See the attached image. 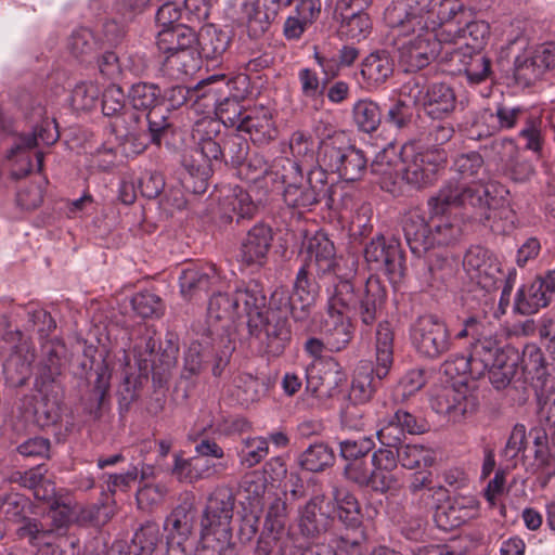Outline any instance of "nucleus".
<instances>
[{"label":"nucleus","instance_id":"f257e3e1","mask_svg":"<svg viewBox=\"0 0 555 555\" xmlns=\"http://www.w3.org/2000/svg\"><path fill=\"white\" fill-rule=\"evenodd\" d=\"M267 178L281 181L284 185L283 201L294 209H310L323 199L333 201V184L322 167L311 168L305 178L300 165L289 158H283L273 166Z\"/></svg>","mask_w":555,"mask_h":555},{"label":"nucleus","instance_id":"f03ea898","mask_svg":"<svg viewBox=\"0 0 555 555\" xmlns=\"http://www.w3.org/2000/svg\"><path fill=\"white\" fill-rule=\"evenodd\" d=\"M354 274H345L333 284L328 298L330 310L353 313L364 325L374 324L382 315L387 299V289L380 280L371 275L364 284L357 285Z\"/></svg>","mask_w":555,"mask_h":555},{"label":"nucleus","instance_id":"7ed1b4c3","mask_svg":"<svg viewBox=\"0 0 555 555\" xmlns=\"http://www.w3.org/2000/svg\"><path fill=\"white\" fill-rule=\"evenodd\" d=\"M508 193L503 185L449 179L431 196V203L436 211L441 207L457 208L467 218L481 221L490 219V210L499 204L496 196L503 199Z\"/></svg>","mask_w":555,"mask_h":555},{"label":"nucleus","instance_id":"20e7f679","mask_svg":"<svg viewBox=\"0 0 555 555\" xmlns=\"http://www.w3.org/2000/svg\"><path fill=\"white\" fill-rule=\"evenodd\" d=\"M235 496L228 488L209 495L201 519L202 555H237L231 528Z\"/></svg>","mask_w":555,"mask_h":555},{"label":"nucleus","instance_id":"39448f33","mask_svg":"<svg viewBox=\"0 0 555 555\" xmlns=\"http://www.w3.org/2000/svg\"><path fill=\"white\" fill-rule=\"evenodd\" d=\"M294 294L280 287L272 292L267 300L263 311V336L261 338L260 356L270 358L280 357L291 343L292 332L288 315L296 322H302L308 318H298L299 306L295 302Z\"/></svg>","mask_w":555,"mask_h":555},{"label":"nucleus","instance_id":"423d86ee","mask_svg":"<svg viewBox=\"0 0 555 555\" xmlns=\"http://www.w3.org/2000/svg\"><path fill=\"white\" fill-rule=\"evenodd\" d=\"M315 133L320 139L319 145V165L325 171L336 173L346 182L361 180L367 170V158L364 152L346 140L344 132L324 128H315Z\"/></svg>","mask_w":555,"mask_h":555},{"label":"nucleus","instance_id":"0eeeda50","mask_svg":"<svg viewBox=\"0 0 555 555\" xmlns=\"http://www.w3.org/2000/svg\"><path fill=\"white\" fill-rule=\"evenodd\" d=\"M193 139L203 158L216 165H230L234 168L243 165L249 152L248 141L238 133L221 131L218 120L205 117L193 127Z\"/></svg>","mask_w":555,"mask_h":555},{"label":"nucleus","instance_id":"6e6552de","mask_svg":"<svg viewBox=\"0 0 555 555\" xmlns=\"http://www.w3.org/2000/svg\"><path fill=\"white\" fill-rule=\"evenodd\" d=\"M393 331L388 322H380L375 334L376 365L360 366L353 376L349 399L356 403L370 401L393 363Z\"/></svg>","mask_w":555,"mask_h":555},{"label":"nucleus","instance_id":"1a4fd4ad","mask_svg":"<svg viewBox=\"0 0 555 555\" xmlns=\"http://www.w3.org/2000/svg\"><path fill=\"white\" fill-rule=\"evenodd\" d=\"M146 331L133 346V358L140 376L147 378L152 374L155 386L163 387L170 378L171 370L177 364L179 346L173 335H168L163 345Z\"/></svg>","mask_w":555,"mask_h":555},{"label":"nucleus","instance_id":"9d476101","mask_svg":"<svg viewBox=\"0 0 555 555\" xmlns=\"http://www.w3.org/2000/svg\"><path fill=\"white\" fill-rule=\"evenodd\" d=\"M433 1L408 0L406 3H393L385 10L384 18L398 36H415L420 42L424 36H433L435 39L436 24L430 11Z\"/></svg>","mask_w":555,"mask_h":555},{"label":"nucleus","instance_id":"9b49d317","mask_svg":"<svg viewBox=\"0 0 555 555\" xmlns=\"http://www.w3.org/2000/svg\"><path fill=\"white\" fill-rule=\"evenodd\" d=\"M404 164L403 180L415 189L433 185L448 163L447 150H423L416 143H406L401 151Z\"/></svg>","mask_w":555,"mask_h":555},{"label":"nucleus","instance_id":"f8f14e48","mask_svg":"<svg viewBox=\"0 0 555 555\" xmlns=\"http://www.w3.org/2000/svg\"><path fill=\"white\" fill-rule=\"evenodd\" d=\"M159 95L160 89L158 86L146 82L132 85L129 92L133 109L149 111L145 117L149 124L150 142L157 147L173 133V125L169 119L168 109L156 104Z\"/></svg>","mask_w":555,"mask_h":555},{"label":"nucleus","instance_id":"ddd939ff","mask_svg":"<svg viewBox=\"0 0 555 555\" xmlns=\"http://www.w3.org/2000/svg\"><path fill=\"white\" fill-rule=\"evenodd\" d=\"M238 319L247 318L248 339L250 349L260 356L263 336V311L267 296L263 286L255 280L240 283L234 287Z\"/></svg>","mask_w":555,"mask_h":555},{"label":"nucleus","instance_id":"4468645a","mask_svg":"<svg viewBox=\"0 0 555 555\" xmlns=\"http://www.w3.org/2000/svg\"><path fill=\"white\" fill-rule=\"evenodd\" d=\"M410 337L417 354L428 360L439 359L452 346L447 324L435 314L418 317L411 326Z\"/></svg>","mask_w":555,"mask_h":555},{"label":"nucleus","instance_id":"2eb2a0df","mask_svg":"<svg viewBox=\"0 0 555 555\" xmlns=\"http://www.w3.org/2000/svg\"><path fill=\"white\" fill-rule=\"evenodd\" d=\"M363 253L371 270L383 272L391 282H398L404 276V256L396 238L377 234L365 244Z\"/></svg>","mask_w":555,"mask_h":555},{"label":"nucleus","instance_id":"dca6fc26","mask_svg":"<svg viewBox=\"0 0 555 555\" xmlns=\"http://www.w3.org/2000/svg\"><path fill=\"white\" fill-rule=\"evenodd\" d=\"M302 250L304 264L314 268L319 280L332 278L334 283L345 275L340 273L334 243L324 231L307 235L302 242Z\"/></svg>","mask_w":555,"mask_h":555},{"label":"nucleus","instance_id":"f3484780","mask_svg":"<svg viewBox=\"0 0 555 555\" xmlns=\"http://www.w3.org/2000/svg\"><path fill=\"white\" fill-rule=\"evenodd\" d=\"M98 353L99 351L94 346H86L82 360L79 363L83 373L87 374L89 371L94 370L96 374L93 388L85 405V410L94 418L101 417L102 410L108 401L111 388V371L102 354H99V359L96 358Z\"/></svg>","mask_w":555,"mask_h":555},{"label":"nucleus","instance_id":"a211bd4d","mask_svg":"<svg viewBox=\"0 0 555 555\" xmlns=\"http://www.w3.org/2000/svg\"><path fill=\"white\" fill-rule=\"evenodd\" d=\"M73 521V507L63 500H53L49 505L48 518L30 522L33 547L49 546L54 540L66 534Z\"/></svg>","mask_w":555,"mask_h":555},{"label":"nucleus","instance_id":"6ab92c4d","mask_svg":"<svg viewBox=\"0 0 555 555\" xmlns=\"http://www.w3.org/2000/svg\"><path fill=\"white\" fill-rule=\"evenodd\" d=\"M430 11L436 24L435 40L439 43L456 42L462 23L470 17V12L460 0H434Z\"/></svg>","mask_w":555,"mask_h":555},{"label":"nucleus","instance_id":"aec40b11","mask_svg":"<svg viewBox=\"0 0 555 555\" xmlns=\"http://www.w3.org/2000/svg\"><path fill=\"white\" fill-rule=\"evenodd\" d=\"M293 2L294 0H243L242 20L248 36L253 39L263 36L278 20L282 8Z\"/></svg>","mask_w":555,"mask_h":555},{"label":"nucleus","instance_id":"412c9836","mask_svg":"<svg viewBox=\"0 0 555 555\" xmlns=\"http://www.w3.org/2000/svg\"><path fill=\"white\" fill-rule=\"evenodd\" d=\"M35 513V505L29 498L18 492L0 494V515L4 520L16 526L15 537L31 545L33 534L29 533L30 522L36 521L31 517Z\"/></svg>","mask_w":555,"mask_h":555},{"label":"nucleus","instance_id":"4be33fe9","mask_svg":"<svg viewBox=\"0 0 555 555\" xmlns=\"http://www.w3.org/2000/svg\"><path fill=\"white\" fill-rule=\"evenodd\" d=\"M430 405L438 414L447 415L453 422H460L473 414L478 406L477 398L467 393V389L453 386L441 387L430 398Z\"/></svg>","mask_w":555,"mask_h":555},{"label":"nucleus","instance_id":"5701e85b","mask_svg":"<svg viewBox=\"0 0 555 555\" xmlns=\"http://www.w3.org/2000/svg\"><path fill=\"white\" fill-rule=\"evenodd\" d=\"M527 109L524 106H508L504 103H496L494 109L486 107L480 109L473 122V128L480 130L478 137L491 135L502 130H511L521 119L526 120Z\"/></svg>","mask_w":555,"mask_h":555},{"label":"nucleus","instance_id":"b1692460","mask_svg":"<svg viewBox=\"0 0 555 555\" xmlns=\"http://www.w3.org/2000/svg\"><path fill=\"white\" fill-rule=\"evenodd\" d=\"M196 511L192 503L183 502L172 509L164 521L166 545L172 552L184 555V543L193 533Z\"/></svg>","mask_w":555,"mask_h":555},{"label":"nucleus","instance_id":"393cba45","mask_svg":"<svg viewBox=\"0 0 555 555\" xmlns=\"http://www.w3.org/2000/svg\"><path fill=\"white\" fill-rule=\"evenodd\" d=\"M273 231L264 222H257L241 241L240 260L247 267L262 268L272 247Z\"/></svg>","mask_w":555,"mask_h":555},{"label":"nucleus","instance_id":"a878e982","mask_svg":"<svg viewBox=\"0 0 555 555\" xmlns=\"http://www.w3.org/2000/svg\"><path fill=\"white\" fill-rule=\"evenodd\" d=\"M250 77L245 72H237L229 76L225 74H216L202 78L190 90L197 93L198 98H204L214 92L219 95L228 92V95L244 100L251 93Z\"/></svg>","mask_w":555,"mask_h":555},{"label":"nucleus","instance_id":"bb28decb","mask_svg":"<svg viewBox=\"0 0 555 555\" xmlns=\"http://www.w3.org/2000/svg\"><path fill=\"white\" fill-rule=\"evenodd\" d=\"M222 284L221 275L214 264H190L179 276L180 293L186 300L202 297Z\"/></svg>","mask_w":555,"mask_h":555},{"label":"nucleus","instance_id":"cd10ccee","mask_svg":"<svg viewBox=\"0 0 555 555\" xmlns=\"http://www.w3.org/2000/svg\"><path fill=\"white\" fill-rule=\"evenodd\" d=\"M288 517L287 503L282 498H275L269 505L262 531L258 538L256 554L269 555L285 533Z\"/></svg>","mask_w":555,"mask_h":555},{"label":"nucleus","instance_id":"c85d7f7f","mask_svg":"<svg viewBox=\"0 0 555 555\" xmlns=\"http://www.w3.org/2000/svg\"><path fill=\"white\" fill-rule=\"evenodd\" d=\"M109 129L119 144H131L135 154L143 153L149 145H154L150 142L149 129L143 131L141 128V115L133 108L115 117L109 124Z\"/></svg>","mask_w":555,"mask_h":555},{"label":"nucleus","instance_id":"c756f323","mask_svg":"<svg viewBox=\"0 0 555 555\" xmlns=\"http://www.w3.org/2000/svg\"><path fill=\"white\" fill-rule=\"evenodd\" d=\"M402 231L411 253L422 258L436 247L430 218L418 210L409 211L402 220Z\"/></svg>","mask_w":555,"mask_h":555},{"label":"nucleus","instance_id":"7c9ffc66","mask_svg":"<svg viewBox=\"0 0 555 555\" xmlns=\"http://www.w3.org/2000/svg\"><path fill=\"white\" fill-rule=\"evenodd\" d=\"M34 388L40 396L34 404V422L41 428L56 425L62 417L64 386L34 383Z\"/></svg>","mask_w":555,"mask_h":555},{"label":"nucleus","instance_id":"2f4dec72","mask_svg":"<svg viewBox=\"0 0 555 555\" xmlns=\"http://www.w3.org/2000/svg\"><path fill=\"white\" fill-rule=\"evenodd\" d=\"M463 267L473 280L485 289L496 286V274L501 273L492 254L482 246H472L463 259Z\"/></svg>","mask_w":555,"mask_h":555},{"label":"nucleus","instance_id":"473e14b6","mask_svg":"<svg viewBox=\"0 0 555 555\" xmlns=\"http://www.w3.org/2000/svg\"><path fill=\"white\" fill-rule=\"evenodd\" d=\"M42 357L37 366L36 384L63 385L62 358L65 345L61 339L54 338L42 343Z\"/></svg>","mask_w":555,"mask_h":555},{"label":"nucleus","instance_id":"72a5a7b5","mask_svg":"<svg viewBox=\"0 0 555 555\" xmlns=\"http://www.w3.org/2000/svg\"><path fill=\"white\" fill-rule=\"evenodd\" d=\"M324 496H312L299 511L300 533L309 539H318L331 527L333 518L323 511Z\"/></svg>","mask_w":555,"mask_h":555},{"label":"nucleus","instance_id":"f704fd0d","mask_svg":"<svg viewBox=\"0 0 555 555\" xmlns=\"http://www.w3.org/2000/svg\"><path fill=\"white\" fill-rule=\"evenodd\" d=\"M317 278L314 268L307 267L304 263L296 274L292 292L294 294L293 299L299 306L298 318H309L315 306L320 293V284Z\"/></svg>","mask_w":555,"mask_h":555},{"label":"nucleus","instance_id":"c9c22d12","mask_svg":"<svg viewBox=\"0 0 555 555\" xmlns=\"http://www.w3.org/2000/svg\"><path fill=\"white\" fill-rule=\"evenodd\" d=\"M261 202L260 198L254 201L249 192L235 186L221 204V218L230 223L235 220L237 224L244 220H249L258 212Z\"/></svg>","mask_w":555,"mask_h":555},{"label":"nucleus","instance_id":"e433bc0d","mask_svg":"<svg viewBox=\"0 0 555 555\" xmlns=\"http://www.w3.org/2000/svg\"><path fill=\"white\" fill-rule=\"evenodd\" d=\"M340 310H327V317L320 321V333L324 336L326 349L338 352L345 349L352 339V326L345 322Z\"/></svg>","mask_w":555,"mask_h":555},{"label":"nucleus","instance_id":"4c0bfd02","mask_svg":"<svg viewBox=\"0 0 555 555\" xmlns=\"http://www.w3.org/2000/svg\"><path fill=\"white\" fill-rule=\"evenodd\" d=\"M436 246L450 245L457 242L462 234V222L456 216H452L449 207L435 210L431 197L427 202Z\"/></svg>","mask_w":555,"mask_h":555},{"label":"nucleus","instance_id":"58836bf2","mask_svg":"<svg viewBox=\"0 0 555 555\" xmlns=\"http://www.w3.org/2000/svg\"><path fill=\"white\" fill-rule=\"evenodd\" d=\"M456 96L453 89L446 83H434L423 96L422 107L433 119H443L455 108Z\"/></svg>","mask_w":555,"mask_h":555},{"label":"nucleus","instance_id":"ea45409f","mask_svg":"<svg viewBox=\"0 0 555 555\" xmlns=\"http://www.w3.org/2000/svg\"><path fill=\"white\" fill-rule=\"evenodd\" d=\"M418 259L417 276L421 283L427 287H438L454 274L453 262L440 254Z\"/></svg>","mask_w":555,"mask_h":555},{"label":"nucleus","instance_id":"a19ab883","mask_svg":"<svg viewBox=\"0 0 555 555\" xmlns=\"http://www.w3.org/2000/svg\"><path fill=\"white\" fill-rule=\"evenodd\" d=\"M238 131L248 133L255 142H266L274 138L271 113L266 107H248Z\"/></svg>","mask_w":555,"mask_h":555},{"label":"nucleus","instance_id":"79ce46f5","mask_svg":"<svg viewBox=\"0 0 555 555\" xmlns=\"http://www.w3.org/2000/svg\"><path fill=\"white\" fill-rule=\"evenodd\" d=\"M2 131L7 137L11 135L13 139L12 146L9 150V157L14 156L23 150H31L38 145V141H42L47 145L55 143L59 139V132L55 127H51L50 122H44L34 129L30 133H14L11 132L2 124Z\"/></svg>","mask_w":555,"mask_h":555},{"label":"nucleus","instance_id":"37998d69","mask_svg":"<svg viewBox=\"0 0 555 555\" xmlns=\"http://www.w3.org/2000/svg\"><path fill=\"white\" fill-rule=\"evenodd\" d=\"M230 30L219 28L214 24L204 25L197 34V44L203 57L214 61L222 55L230 44Z\"/></svg>","mask_w":555,"mask_h":555},{"label":"nucleus","instance_id":"c03bdc74","mask_svg":"<svg viewBox=\"0 0 555 555\" xmlns=\"http://www.w3.org/2000/svg\"><path fill=\"white\" fill-rule=\"evenodd\" d=\"M209 322L231 323L238 319L237 302L234 288L231 292H223L222 284L212 291L207 307Z\"/></svg>","mask_w":555,"mask_h":555},{"label":"nucleus","instance_id":"a18cd8bd","mask_svg":"<svg viewBox=\"0 0 555 555\" xmlns=\"http://www.w3.org/2000/svg\"><path fill=\"white\" fill-rule=\"evenodd\" d=\"M132 544L138 550L135 555H167L172 552L164 544L159 526L154 521H146L135 531Z\"/></svg>","mask_w":555,"mask_h":555},{"label":"nucleus","instance_id":"49530a36","mask_svg":"<svg viewBox=\"0 0 555 555\" xmlns=\"http://www.w3.org/2000/svg\"><path fill=\"white\" fill-rule=\"evenodd\" d=\"M33 353L12 352L3 364L5 385L11 388H22L27 385L33 374Z\"/></svg>","mask_w":555,"mask_h":555},{"label":"nucleus","instance_id":"de8ad7c7","mask_svg":"<svg viewBox=\"0 0 555 555\" xmlns=\"http://www.w3.org/2000/svg\"><path fill=\"white\" fill-rule=\"evenodd\" d=\"M195 43H197V34L184 24H177L158 31L157 47L165 54L192 48Z\"/></svg>","mask_w":555,"mask_h":555},{"label":"nucleus","instance_id":"09e8293b","mask_svg":"<svg viewBox=\"0 0 555 555\" xmlns=\"http://www.w3.org/2000/svg\"><path fill=\"white\" fill-rule=\"evenodd\" d=\"M338 519L346 526L347 532L338 538L336 547L339 551H358L361 542L364 540L362 530L361 511L338 509Z\"/></svg>","mask_w":555,"mask_h":555},{"label":"nucleus","instance_id":"8fccbe9b","mask_svg":"<svg viewBox=\"0 0 555 555\" xmlns=\"http://www.w3.org/2000/svg\"><path fill=\"white\" fill-rule=\"evenodd\" d=\"M472 509L460 500L439 505L435 512L436 526L443 531H451L464 525L472 517Z\"/></svg>","mask_w":555,"mask_h":555},{"label":"nucleus","instance_id":"3c124183","mask_svg":"<svg viewBox=\"0 0 555 555\" xmlns=\"http://www.w3.org/2000/svg\"><path fill=\"white\" fill-rule=\"evenodd\" d=\"M215 162L204 158L203 164H196L195 159H185V172L182 176V185L194 194H203L208 186V180L214 171Z\"/></svg>","mask_w":555,"mask_h":555},{"label":"nucleus","instance_id":"603ef678","mask_svg":"<svg viewBox=\"0 0 555 555\" xmlns=\"http://www.w3.org/2000/svg\"><path fill=\"white\" fill-rule=\"evenodd\" d=\"M335 462L334 450L325 442L310 444L299 456L298 463L305 470L320 473Z\"/></svg>","mask_w":555,"mask_h":555},{"label":"nucleus","instance_id":"864d4df0","mask_svg":"<svg viewBox=\"0 0 555 555\" xmlns=\"http://www.w3.org/2000/svg\"><path fill=\"white\" fill-rule=\"evenodd\" d=\"M529 67L555 69V42H545L534 51L526 49L522 55H515V69Z\"/></svg>","mask_w":555,"mask_h":555},{"label":"nucleus","instance_id":"5fc2aeb1","mask_svg":"<svg viewBox=\"0 0 555 555\" xmlns=\"http://www.w3.org/2000/svg\"><path fill=\"white\" fill-rule=\"evenodd\" d=\"M550 304L542 284L534 280L529 286L518 289L515 299V309L522 315H530L545 308Z\"/></svg>","mask_w":555,"mask_h":555},{"label":"nucleus","instance_id":"6e6d98bb","mask_svg":"<svg viewBox=\"0 0 555 555\" xmlns=\"http://www.w3.org/2000/svg\"><path fill=\"white\" fill-rule=\"evenodd\" d=\"M526 369L532 373V387L537 397L555 392V375L548 372L540 351L530 354Z\"/></svg>","mask_w":555,"mask_h":555},{"label":"nucleus","instance_id":"4d7b16f0","mask_svg":"<svg viewBox=\"0 0 555 555\" xmlns=\"http://www.w3.org/2000/svg\"><path fill=\"white\" fill-rule=\"evenodd\" d=\"M382 116L380 107L371 100H359L352 108L354 124L365 133H372L378 129Z\"/></svg>","mask_w":555,"mask_h":555},{"label":"nucleus","instance_id":"13d9d810","mask_svg":"<svg viewBox=\"0 0 555 555\" xmlns=\"http://www.w3.org/2000/svg\"><path fill=\"white\" fill-rule=\"evenodd\" d=\"M396 459L408 469L429 467L435 462L434 452L418 444H403L396 450Z\"/></svg>","mask_w":555,"mask_h":555},{"label":"nucleus","instance_id":"bf43d9fd","mask_svg":"<svg viewBox=\"0 0 555 555\" xmlns=\"http://www.w3.org/2000/svg\"><path fill=\"white\" fill-rule=\"evenodd\" d=\"M243 100L227 95L223 100L216 104L215 113L219 125L234 127L236 130L243 120L248 107L242 104Z\"/></svg>","mask_w":555,"mask_h":555},{"label":"nucleus","instance_id":"052dcab7","mask_svg":"<svg viewBox=\"0 0 555 555\" xmlns=\"http://www.w3.org/2000/svg\"><path fill=\"white\" fill-rule=\"evenodd\" d=\"M269 453L268 441L262 437H253L242 440L237 456L241 465L251 468L259 464Z\"/></svg>","mask_w":555,"mask_h":555},{"label":"nucleus","instance_id":"680f3d73","mask_svg":"<svg viewBox=\"0 0 555 555\" xmlns=\"http://www.w3.org/2000/svg\"><path fill=\"white\" fill-rule=\"evenodd\" d=\"M339 456L346 462L366 459L374 450L375 442L373 438L360 436L358 438H348L338 441Z\"/></svg>","mask_w":555,"mask_h":555},{"label":"nucleus","instance_id":"e2e57ef3","mask_svg":"<svg viewBox=\"0 0 555 555\" xmlns=\"http://www.w3.org/2000/svg\"><path fill=\"white\" fill-rule=\"evenodd\" d=\"M359 56V50L351 46H343L336 52L330 54L315 52L319 65L325 69H339L340 67L353 66Z\"/></svg>","mask_w":555,"mask_h":555},{"label":"nucleus","instance_id":"0e129e2a","mask_svg":"<svg viewBox=\"0 0 555 555\" xmlns=\"http://www.w3.org/2000/svg\"><path fill=\"white\" fill-rule=\"evenodd\" d=\"M483 153L489 160L505 166L517 156L518 150L515 142L508 138L493 139L483 147Z\"/></svg>","mask_w":555,"mask_h":555},{"label":"nucleus","instance_id":"69168bd1","mask_svg":"<svg viewBox=\"0 0 555 555\" xmlns=\"http://www.w3.org/2000/svg\"><path fill=\"white\" fill-rule=\"evenodd\" d=\"M415 108L413 103L398 99L389 104L385 113V121L397 129L406 128L413 120Z\"/></svg>","mask_w":555,"mask_h":555},{"label":"nucleus","instance_id":"338daca9","mask_svg":"<svg viewBox=\"0 0 555 555\" xmlns=\"http://www.w3.org/2000/svg\"><path fill=\"white\" fill-rule=\"evenodd\" d=\"M202 59H204L202 51H197L195 47H192L166 54L164 65L170 69H201Z\"/></svg>","mask_w":555,"mask_h":555},{"label":"nucleus","instance_id":"774afa93","mask_svg":"<svg viewBox=\"0 0 555 555\" xmlns=\"http://www.w3.org/2000/svg\"><path fill=\"white\" fill-rule=\"evenodd\" d=\"M371 29V21L366 13L357 10L350 15H344L340 33L349 39L365 38Z\"/></svg>","mask_w":555,"mask_h":555}]
</instances>
